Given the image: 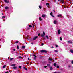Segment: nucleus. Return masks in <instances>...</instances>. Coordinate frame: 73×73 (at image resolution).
I'll return each instance as SVG.
<instances>
[{"label": "nucleus", "mask_w": 73, "mask_h": 73, "mask_svg": "<svg viewBox=\"0 0 73 73\" xmlns=\"http://www.w3.org/2000/svg\"><path fill=\"white\" fill-rule=\"evenodd\" d=\"M70 52H71V53H73V50L72 49H71L70 50Z\"/></svg>", "instance_id": "ddd939ff"}, {"label": "nucleus", "mask_w": 73, "mask_h": 73, "mask_svg": "<svg viewBox=\"0 0 73 73\" xmlns=\"http://www.w3.org/2000/svg\"><path fill=\"white\" fill-rule=\"evenodd\" d=\"M28 60H29V58H28Z\"/></svg>", "instance_id": "49530a36"}, {"label": "nucleus", "mask_w": 73, "mask_h": 73, "mask_svg": "<svg viewBox=\"0 0 73 73\" xmlns=\"http://www.w3.org/2000/svg\"><path fill=\"white\" fill-rule=\"evenodd\" d=\"M53 65L54 66H56V63H54Z\"/></svg>", "instance_id": "412c9836"}, {"label": "nucleus", "mask_w": 73, "mask_h": 73, "mask_svg": "<svg viewBox=\"0 0 73 73\" xmlns=\"http://www.w3.org/2000/svg\"><path fill=\"white\" fill-rule=\"evenodd\" d=\"M19 58H21L22 59H23V58H22L21 56H19Z\"/></svg>", "instance_id": "2f4dec72"}, {"label": "nucleus", "mask_w": 73, "mask_h": 73, "mask_svg": "<svg viewBox=\"0 0 73 73\" xmlns=\"http://www.w3.org/2000/svg\"><path fill=\"white\" fill-rule=\"evenodd\" d=\"M68 43H70V44H72V42L71 40L68 41Z\"/></svg>", "instance_id": "6e6552de"}, {"label": "nucleus", "mask_w": 73, "mask_h": 73, "mask_svg": "<svg viewBox=\"0 0 73 73\" xmlns=\"http://www.w3.org/2000/svg\"><path fill=\"white\" fill-rule=\"evenodd\" d=\"M8 9V7L6 6L5 7V9Z\"/></svg>", "instance_id": "4468645a"}, {"label": "nucleus", "mask_w": 73, "mask_h": 73, "mask_svg": "<svg viewBox=\"0 0 73 73\" xmlns=\"http://www.w3.org/2000/svg\"><path fill=\"white\" fill-rule=\"evenodd\" d=\"M43 34H41V37H44V36L45 35V32L44 31L43 32Z\"/></svg>", "instance_id": "7ed1b4c3"}, {"label": "nucleus", "mask_w": 73, "mask_h": 73, "mask_svg": "<svg viewBox=\"0 0 73 73\" xmlns=\"http://www.w3.org/2000/svg\"><path fill=\"white\" fill-rule=\"evenodd\" d=\"M5 17L4 16H2V18H5Z\"/></svg>", "instance_id": "ea45409f"}, {"label": "nucleus", "mask_w": 73, "mask_h": 73, "mask_svg": "<svg viewBox=\"0 0 73 73\" xmlns=\"http://www.w3.org/2000/svg\"><path fill=\"white\" fill-rule=\"evenodd\" d=\"M4 1L5 3H9V1L7 0H4Z\"/></svg>", "instance_id": "1a4fd4ad"}, {"label": "nucleus", "mask_w": 73, "mask_h": 73, "mask_svg": "<svg viewBox=\"0 0 73 73\" xmlns=\"http://www.w3.org/2000/svg\"><path fill=\"white\" fill-rule=\"evenodd\" d=\"M33 27H34V26H33Z\"/></svg>", "instance_id": "13d9d810"}, {"label": "nucleus", "mask_w": 73, "mask_h": 73, "mask_svg": "<svg viewBox=\"0 0 73 73\" xmlns=\"http://www.w3.org/2000/svg\"><path fill=\"white\" fill-rule=\"evenodd\" d=\"M23 68H24V69H25V70H28V69H27V68H25V67H23Z\"/></svg>", "instance_id": "6ab92c4d"}, {"label": "nucleus", "mask_w": 73, "mask_h": 73, "mask_svg": "<svg viewBox=\"0 0 73 73\" xmlns=\"http://www.w3.org/2000/svg\"><path fill=\"white\" fill-rule=\"evenodd\" d=\"M31 44H32V45H33V43H31Z\"/></svg>", "instance_id": "3c124183"}, {"label": "nucleus", "mask_w": 73, "mask_h": 73, "mask_svg": "<svg viewBox=\"0 0 73 73\" xmlns=\"http://www.w3.org/2000/svg\"><path fill=\"white\" fill-rule=\"evenodd\" d=\"M51 48H53V47L52 46V47H51Z\"/></svg>", "instance_id": "603ef678"}, {"label": "nucleus", "mask_w": 73, "mask_h": 73, "mask_svg": "<svg viewBox=\"0 0 73 73\" xmlns=\"http://www.w3.org/2000/svg\"><path fill=\"white\" fill-rule=\"evenodd\" d=\"M9 73V72H8V71H7L5 72V73Z\"/></svg>", "instance_id": "c03bdc74"}, {"label": "nucleus", "mask_w": 73, "mask_h": 73, "mask_svg": "<svg viewBox=\"0 0 73 73\" xmlns=\"http://www.w3.org/2000/svg\"><path fill=\"white\" fill-rule=\"evenodd\" d=\"M29 27H30V28H32V26L31 25H29Z\"/></svg>", "instance_id": "72a5a7b5"}, {"label": "nucleus", "mask_w": 73, "mask_h": 73, "mask_svg": "<svg viewBox=\"0 0 73 73\" xmlns=\"http://www.w3.org/2000/svg\"><path fill=\"white\" fill-rule=\"evenodd\" d=\"M40 52L41 53H48V52L46 50H42Z\"/></svg>", "instance_id": "f257e3e1"}, {"label": "nucleus", "mask_w": 73, "mask_h": 73, "mask_svg": "<svg viewBox=\"0 0 73 73\" xmlns=\"http://www.w3.org/2000/svg\"><path fill=\"white\" fill-rule=\"evenodd\" d=\"M46 5H49V3H46Z\"/></svg>", "instance_id": "c9c22d12"}, {"label": "nucleus", "mask_w": 73, "mask_h": 73, "mask_svg": "<svg viewBox=\"0 0 73 73\" xmlns=\"http://www.w3.org/2000/svg\"><path fill=\"white\" fill-rule=\"evenodd\" d=\"M19 68H20V69H21V66H19Z\"/></svg>", "instance_id": "7c9ffc66"}, {"label": "nucleus", "mask_w": 73, "mask_h": 73, "mask_svg": "<svg viewBox=\"0 0 73 73\" xmlns=\"http://www.w3.org/2000/svg\"><path fill=\"white\" fill-rule=\"evenodd\" d=\"M13 59V58H11L10 59V60L11 61Z\"/></svg>", "instance_id": "5701e85b"}, {"label": "nucleus", "mask_w": 73, "mask_h": 73, "mask_svg": "<svg viewBox=\"0 0 73 73\" xmlns=\"http://www.w3.org/2000/svg\"><path fill=\"white\" fill-rule=\"evenodd\" d=\"M33 56L34 57V59L35 60H36V58H37V57L36 56V55L34 54L33 55Z\"/></svg>", "instance_id": "39448f33"}, {"label": "nucleus", "mask_w": 73, "mask_h": 73, "mask_svg": "<svg viewBox=\"0 0 73 73\" xmlns=\"http://www.w3.org/2000/svg\"><path fill=\"white\" fill-rule=\"evenodd\" d=\"M42 45H44V44L43 43L42 44Z\"/></svg>", "instance_id": "de8ad7c7"}, {"label": "nucleus", "mask_w": 73, "mask_h": 73, "mask_svg": "<svg viewBox=\"0 0 73 73\" xmlns=\"http://www.w3.org/2000/svg\"><path fill=\"white\" fill-rule=\"evenodd\" d=\"M48 60H49V61H52V59L51 58H50Z\"/></svg>", "instance_id": "b1692460"}, {"label": "nucleus", "mask_w": 73, "mask_h": 73, "mask_svg": "<svg viewBox=\"0 0 73 73\" xmlns=\"http://www.w3.org/2000/svg\"><path fill=\"white\" fill-rule=\"evenodd\" d=\"M53 11L54 12H56V11H55V10H54Z\"/></svg>", "instance_id": "79ce46f5"}, {"label": "nucleus", "mask_w": 73, "mask_h": 73, "mask_svg": "<svg viewBox=\"0 0 73 73\" xmlns=\"http://www.w3.org/2000/svg\"><path fill=\"white\" fill-rule=\"evenodd\" d=\"M39 19L40 21H42V19L41 17H39Z\"/></svg>", "instance_id": "f3484780"}, {"label": "nucleus", "mask_w": 73, "mask_h": 73, "mask_svg": "<svg viewBox=\"0 0 73 73\" xmlns=\"http://www.w3.org/2000/svg\"><path fill=\"white\" fill-rule=\"evenodd\" d=\"M46 16L45 15L43 14L42 15V17H43V18H44V17H45Z\"/></svg>", "instance_id": "f8f14e48"}, {"label": "nucleus", "mask_w": 73, "mask_h": 73, "mask_svg": "<svg viewBox=\"0 0 73 73\" xmlns=\"http://www.w3.org/2000/svg\"><path fill=\"white\" fill-rule=\"evenodd\" d=\"M16 64H13L11 65L12 66H15Z\"/></svg>", "instance_id": "2eb2a0df"}, {"label": "nucleus", "mask_w": 73, "mask_h": 73, "mask_svg": "<svg viewBox=\"0 0 73 73\" xmlns=\"http://www.w3.org/2000/svg\"><path fill=\"white\" fill-rule=\"evenodd\" d=\"M60 2L61 3H65V1L64 0H61Z\"/></svg>", "instance_id": "9d476101"}, {"label": "nucleus", "mask_w": 73, "mask_h": 73, "mask_svg": "<svg viewBox=\"0 0 73 73\" xmlns=\"http://www.w3.org/2000/svg\"><path fill=\"white\" fill-rule=\"evenodd\" d=\"M58 73H60V72H58Z\"/></svg>", "instance_id": "bf43d9fd"}, {"label": "nucleus", "mask_w": 73, "mask_h": 73, "mask_svg": "<svg viewBox=\"0 0 73 73\" xmlns=\"http://www.w3.org/2000/svg\"><path fill=\"white\" fill-rule=\"evenodd\" d=\"M61 33V30H60L59 29L58 30V34H60Z\"/></svg>", "instance_id": "9b49d317"}, {"label": "nucleus", "mask_w": 73, "mask_h": 73, "mask_svg": "<svg viewBox=\"0 0 73 73\" xmlns=\"http://www.w3.org/2000/svg\"><path fill=\"white\" fill-rule=\"evenodd\" d=\"M54 24H56V23H57V21L56 20H54Z\"/></svg>", "instance_id": "0eeeda50"}, {"label": "nucleus", "mask_w": 73, "mask_h": 73, "mask_svg": "<svg viewBox=\"0 0 73 73\" xmlns=\"http://www.w3.org/2000/svg\"><path fill=\"white\" fill-rule=\"evenodd\" d=\"M13 51H15L16 50V49H13Z\"/></svg>", "instance_id": "a19ab883"}, {"label": "nucleus", "mask_w": 73, "mask_h": 73, "mask_svg": "<svg viewBox=\"0 0 73 73\" xmlns=\"http://www.w3.org/2000/svg\"><path fill=\"white\" fill-rule=\"evenodd\" d=\"M60 0H58V1H60Z\"/></svg>", "instance_id": "6e6d98bb"}, {"label": "nucleus", "mask_w": 73, "mask_h": 73, "mask_svg": "<svg viewBox=\"0 0 73 73\" xmlns=\"http://www.w3.org/2000/svg\"><path fill=\"white\" fill-rule=\"evenodd\" d=\"M15 43L16 44H17L18 43H19V41H17L15 42Z\"/></svg>", "instance_id": "f704fd0d"}, {"label": "nucleus", "mask_w": 73, "mask_h": 73, "mask_svg": "<svg viewBox=\"0 0 73 73\" xmlns=\"http://www.w3.org/2000/svg\"><path fill=\"white\" fill-rule=\"evenodd\" d=\"M2 15H4V13H3L2 14Z\"/></svg>", "instance_id": "8fccbe9b"}, {"label": "nucleus", "mask_w": 73, "mask_h": 73, "mask_svg": "<svg viewBox=\"0 0 73 73\" xmlns=\"http://www.w3.org/2000/svg\"><path fill=\"white\" fill-rule=\"evenodd\" d=\"M46 38H47V39H49V37L48 35L46 36Z\"/></svg>", "instance_id": "c756f323"}, {"label": "nucleus", "mask_w": 73, "mask_h": 73, "mask_svg": "<svg viewBox=\"0 0 73 73\" xmlns=\"http://www.w3.org/2000/svg\"><path fill=\"white\" fill-rule=\"evenodd\" d=\"M57 17H60L61 18H62L63 17H62V14H59L57 15Z\"/></svg>", "instance_id": "f03ea898"}, {"label": "nucleus", "mask_w": 73, "mask_h": 73, "mask_svg": "<svg viewBox=\"0 0 73 73\" xmlns=\"http://www.w3.org/2000/svg\"><path fill=\"white\" fill-rule=\"evenodd\" d=\"M69 67H70V66H69Z\"/></svg>", "instance_id": "5fc2aeb1"}, {"label": "nucleus", "mask_w": 73, "mask_h": 73, "mask_svg": "<svg viewBox=\"0 0 73 73\" xmlns=\"http://www.w3.org/2000/svg\"><path fill=\"white\" fill-rule=\"evenodd\" d=\"M54 73H58V72H54Z\"/></svg>", "instance_id": "09e8293b"}, {"label": "nucleus", "mask_w": 73, "mask_h": 73, "mask_svg": "<svg viewBox=\"0 0 73 73\" xmlns=\"http://www.w3.org/2000/svg\"><path fill=\"white\" fill-rule=\"evenodd\" d=\"M50 70H53V68H52V66L50 67Z\"/></svg>", "instance_id": "dca6fc26"}, {"label": "nucleus", "mask_w": 73, "mask_h": 73, "mask_svg": "<svg viewBox=\"0 0 73 73\" xmlns=\"http://www.w3.org/2000/svg\"><path fill=\"white\" fill-rule=\"evenodd\" d=\"M44 40H45V39H44Z\"/></svg>", "instance_id": "4d7b16f0"}, {"label": "nucleus", "mask_w": 73, "mask_h": 73, "mask_svg": "<svg viewBox=\"0 0 73 73\" xmlns=\"http://www.w3.org/2000/svg\"><path fill=\"white\" fill-rule=\"evenodd\" d=\"M28 28V29H29V28Z\"/></svg>", "instance_id": "864d4df0"}, {"label": "nucleus", "mask_w": 73, "mask_h": 73, "mask_svg": "<svg viewBox=\"0 0 73 73\" xmlns=\"http://www.w3.org/2000/svg\"><path fill=\"white\" fill-rule=\"evenodd\" d=\"M37 38H38V36H36L35 37H34L33 38V40L34 41H35V40H36V39H37Z\"/></svg>", "instance_id": "20e7f679"}, {"label": "nucleus", "mask_w": 73, "mask_h": 73, "mask_svg": "<svg viewBox=\"0 0 73 73\" xmlns=\"http://www.w3.org/2000/svg\"><path fill=\"white\" fill-rule=\"evenodd\" d=\"M50 15H51V16H52V17H54V16H53V12H51L50 13Z\"/></svg>", "instance_id": "423d86ee"}, {"label": "nucleus", "mask_w": 73, "mask_h": 73, "mask_svg": "<svg viewBox=\"0 0 73 73\" xmlns=\"http://www.w3.org/2000/svg\"><path fill=\"white\" fill-rule=\"evenodd\" d=\"M56 48H57L58 47V45H56Z\"/></svg>", "instance_id": "e433bc0d"}, {"label": "nucleus", "mask_w": 73, "mask_h": 73, "mask_svg": "<svg viewBox=\"0 0 73 73\" xmlns=\"http://www.w3.org/2000/svg\"><path fill=\"white\" fill-rule=\"evenodd\" d=\"M57 68H60V66L58 65H57L56 66Z\"/></svg>", "instance_id": "393cba45"}, {"label": "nucleus", "mask_w": 73, "mask_h": 73, "mask_svg": "<svg viewBox=\"0 0 73 73\" xmlns=\"http://www.w3.org/2000/svg\"><path fill=\"white\" fill-rule=\"evenodd\" d=\"M54 52H55V53H57L58 52V51L57 50H54Z\"/></svg>", "instance_id": "a211bd4d"}, {"label": "nucleus", "mask_w": 73, "mask_h": 73, "mask_svg": "<svg viewBox=\"0 0 73 73\" xmlns=\"http://www.w3.org/2000/svg\"><path fill=\"white\" fill-rule=\"evenodd\" d=\"M41 35V34L40 33H39L38 34V36H40Z\"/></svg>", "instance_id": "4c0bfd02"}, {"label": "nucleus", "mask_w": 73, "mask_h": 73, "mask_svg": "<svg viewBox=\"0 0 73 73\" xmlns=\"http://www.w3.org/2000/svg\"><path fill=\"white\" fill-rule=\"evenodd\" d=\"M19 45H17V49H19Z\"/></svg>", "instance_id": "473e14b6"}, {"label": "nucleus", "mask_w": 73, "mask_h": 73, "mask_svg": "<svg viewBox=\"0 0 73 73\" xmlns=\"http://www.w3.org/2000/svg\"><path fill=\"white\" fill-rule=\"evenodd\" d=\"M13 68H14V69H16L17 68H16V67H13Z\"/></svg>", "instance_id": "a878e982"}, {"label": "nucleus", "mask_w": 73, "mask_h": 73, "mask_svg": "<svg viewBox=\"0 0 73 73\" xmlns=\"http://www.w3.org/2000/svg\"><path fill=\"white\" fill-rule=\"evenodd\" d=\"M71 63L73 64V60H72V61L71 62Z\"/></svg>", "instance_id": "58836bf2"}, {"label": "nucleus", "mask_w": 73, "mask_h": 73, "mask_svg": "<svg viewBox=\"0 0 73 73\" xmlns=\"http://www.w3.org/2000/svg\"><path fill=\"white\" fill-rule=\"evenodd\" d=\"M6 67V65H4L3 66V68H5Z\"/></svg>", "instance_id": "4be33fe9"}, {"label": "nucleus", "mask_w": 73, "mask_h": 73, "mask_svg": "<svg viewBox=\"0 0 73 73\" xmlns=\"http://www.w3.org/2000/svg\"><path fill=\"white\" fill-rule=\"evenodd\" d=\"M60 40H61V41H62V38L60 37Z\"/></svg>", "instance_id": "c85d7f7f"}, {"label": "nucleus", "mask_w": 73, "mask_h": 73, "mask_svg": "<svg viewBox=\"0 0 73 73\" xmlns=\"http://www.w3.org/2000/svg\"><path fill=\"white\" fill-rule=\"evenodd\" d=\"M22 49H24V48H25V46H23L22 47Z\"/></svg>", "instance_id": "cd10ccee"}, {"label": "nucleus", "mask_w": 73, "mask_h": 73, "mask_svg": "<svg viewBox=\"0 0 73 73\" xmlns=\"http://www.w3.org/2000/svg\"><path fill=\"white\" fill-rule=\"evenodd\" d=\"M39 8L40 9H41V8H42V7H41V6L40 5L39 6Z\"/></svg>", "instance_id": "bb28decb"}, {"label": "nucleus", "mask_w": 73, "mask_h": 73, "mask_svg": "<svg viewBox=\"0 0 73 73\" xmlns=\"http://www.w3.org/2000/svg\"><path fill=\"white\" fill-rule=\"evenodd\" d=\"M27 64H29V62H27Z\"/></svg>", "instance_id": "a18cd8bd"}, {"label": "nucleus", "mask_w": 73, "mask_h": 73, "mask_svg": "<svg viewBox=\"0 0 73 73\" xmlns=\"http://www.w3.org/2000/svg\"><path fill=\"white\" fill-rule=\"evenodd\" d=\"M47 66H44V68H47Z\"/></svg>", "instance_id": "37998d69"}, {"label": "nucleus", "mask_w": 73, "mask_h": 73, "mask_svg": "<svg viewBox=\"0 0 73 73\" xmlns=\"http://www.w3.org/2000/svg\"><path fill=\"white\" fill-rule=\"evenodd\" d=\"M47 66H48V67L50 66V64H47Z\"/></svg>", "instance_id": "aec40b11"}]
</instances>
